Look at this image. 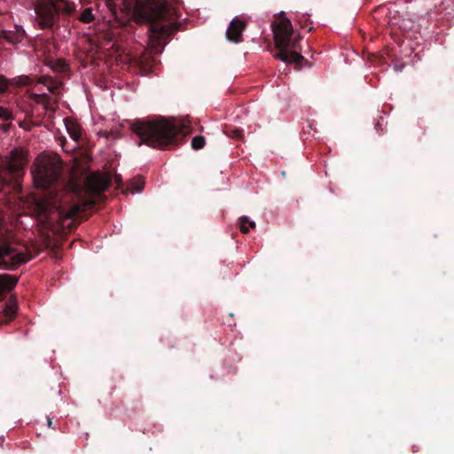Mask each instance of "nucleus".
I'll use <instances>...</instances> for the list:
<instances>
[{"instance_id": "2", "label": "nucleus", "mask_w": 454, "mask_h": 454, "mask_svg": "<svg viewBox=\"0 0 454 454\" xmlns=\"http://www.w3.org/2000/svg\"><path fill=\"white\" fill-rule=\"evenodd\" d=\"M189 124L176 123L173 120L137 121L132 123V131L140 138L139 145L145 144L151 147L162 149L174 142L178 133H185Z\"/></svg>"}, {"instance_id": "8", "label": "nucleus", "mask_w": 454, "mask_h": 454, "mask_svg": "<svg viewBox=\"0 0 454 454\" xmlns=\"http://www.w3.org/2000/svg\"><path fill=\"white\" fill-rule=\"evenodd\" d=\"M111 175L106 172L90 173L85 181V192L89 195H100L111 184Z\"/></svg>"}, {"instance_id": "23", "label": "nucleus", "mask_w": 454, "mask_h": 454, "mask_svg": "<svg viewBox=\"0 0 454 454\" xmlns=\"http://www.w3.org/2000/svg\"><path fill=\"white\" fill-rule=\"evenodd\" d=\"M241 133H242V130L235 129L233 131V137H237V138H240L241 137Z\"/></svg>"}, {"instance_id": "15", "label": "nucleus", "mask_w": 454, "mask_h": 454, "mask_svg": "<svg viewBox=\"0 0 454 454\" xmlns=\"http://www.w3.org/2000/svg\"><path fill=\"white\" fill-rule=\"evenodd\" d=\"M129 187L125 192L130 193L140 192L144 188V180L142 176H136L129 182Z\"/></svg>"}, {"instance_id": "1", "label": "nucleus", "mask_w": 454, "mask_h": 454, "mask_svg": "<svg viewBox=\"0 0 454 454\" xmlns=\"http://www.w3.org/2000/svg\"><path fill=\"white\" fill-rule=\"evenodd\" d=\"M180 0H136L133 18L137 23L149 24V44L155 53L161 52L170 35L181 26L171 22L177 18L174 7Z\"/></svg>"}, {"instance_id": "11", "label": "nucleus", "mask_w": 454, "mask_h": 454, "mask_svg": "<svg viewBox=\"0 0 454 454\" xmlns=\"http://www.w3.org/2000/svg\"><path fill=\"white\" fill-rule=\"evenodd\" d=\"M24 34L25 32L21 28H18L16 31L1 30L0 38H4L7 42L15 44L22 41Z\"/></svg>"}, {"instance_id": "20", "label": "nucleus", "mask_w": 454, "mask_h": 454, "mask_svg": "<svg viewBox=\"0 0 454 454\" xmlns=\"http://www.w3.org/2000/svg\"><path fill=\"white\" fill-rule=\"evenodd\" d=\"M13 83L17 86H25L30 84V79L28 76H18L13 80Z\"/></svg>"}, {"instance_id": "18", "label": "nucleus", "mask_w": 454, "mask_h": 454, "mask_svg": "<svg viewBox=\"0 0 454 454\" xmlns=\"http://www.w3.org/2000/svg\"><path fill=\"white\" fill-rule=\"evenodd\" d=\"M30 98L32 100H34L35 103L39 104V103H43L44 101L49 100V96L46 93H42V94L32 93V94H30Z\"/></svg>"}, {"instance_id": "26", "label": "nucleus", "mask_w": 454, "mask_h": 454, "mask_svg": "<svg viewBox=\"0 0 454 454\" xmlns=\"http://www.w3.org/2000/svg\"><path fill=\"white\" fill-rule=\"evenodd\" d=\"M247 224H248V225H249V227H250V228H252V229L255 228V226H256L255 222H254V221H250V220H249V222H247Z\"/></svg>"}, {"instance_id": "22", "label": "nucleus", "mask_w": 454, "mask_h": 454, "mask_svg": "<svg viewBox=\"0 0 454 454\" xmlns=\"http://www.w3.org/2000/svg\"><path fill=\"white\" fill-rule=\"evenodd\" d=\"M8 82L3 75H0V94L4 93L6 90Z\"/></svg>"}, {"instance_id": "17", "label": "nucleus", "mask_w": 454, "mask_h": 454, "mask_svg": "<svg viewBox=\"0 0 454 454\" xmlns=\"http://www.w3.org/2000/svg\"><path fill=\"white\" fill-rule=\"evenodd\" d=\"M205 143H206V140L203 136H196L192 140V147L194 150H200L204 147Z\"/></svg>"}, {"instance_id": "7", "label": "nucleus", "mask_w": 454, "mask_h": 454, "mask_svg": "<svg viewBox=\"0 0 454 454\" xmlns=\"http://www.w3.org/2000/svg\"><path fill=\"white\" fill-rule=\"evenodd\" d=\"M29 257L26 253L18 250L11 244L0 246V268L4 270H14L26 263Z\"/></svg>"}, {"instance_id": "4", "label": "nucleus", "mask_w": 454, "mask_h": 454, "mask_svg": "<svg viewBox=\"0 0 454 454\" xmlns=\"http://www.w3.org/2000/svg\"><path fill=\"white\" fill-rule=\"evenodd\" d=\"M61 168V160L58 157L39 155L31 171L35 185L37 188L49 187L58 180Z\"/></svg>"}, {"instance_id": "24", "label": "nucleus", "mask_w": 454, "mask_h": 454, "mask_svg": "<svg viewBox=\"0 0 454 454\" xmlns=\"http://www.w3.org/2000/svg\"><path fill=\"white\" fill-rule=\"evenodd\" d=\"M114 180H115V183L118 184V186L120 185L121 184V177L120 175H115L114 176Z\"/></svg>"}, {"instance_id": "25", "label": "nucleus", "mask_w": 454, "mask_h": 454, "mask_svg": "<svg viewBox=\"0 0 454 454\" xmlns=\"http://www.w3.org/2000/svg\"><path fill=\"white\" fill-rule=\"evenodd\" d=\"M47 426L51 428H54V427L52 425V419L51 418H48V419H47Z\"/></svg>"}, {"instance_id": "27", "label": "nucleus", "mask_w": 454, "mask_h": 454, "mask_svg": "<svg viewBox=\"0 0 454 454\" xmlns=\"http://www.w3.org/2000/svg\"><path fill=\"white\" fill-rule=\"evenodd\" d=\"M87 2H89V0H80L81 4H84V3H87Z\"/></svg>"}, {"instance_id": "3", "label": "nucleus", "mask_w": 454, "mask_h": 454, "mask_svg": "<svg viewBox=\"0 0 454 454\" xmlns=\"http://www.w3.org/2000/svg\"><path fill=\"white\" fill-rule=\"evenodd\" d=\"M274 43L278 52L275 58L285 63L301 64L304 59L301 54L300 41L301 36L293 29L291 21L283 19L272 25Z\"/></svg>"}, {"instance_id": "16", "label": "nucleus", "mask_w": 454, "mask_h": 454, "mask_svg": "<svg viewBox=\"0 0 454 454\" xmlns=\"http://www.w3.org/2000/svg\"><path fill=\"white\" fill-rule=\"evenodd\" d=\"M95 20V16L92 13V8H85L80 14L79 20L82 23H90Z\"/></svg>"}, {"instance_id": "21", "label": "nucleus", "mask_w": 454, "mask_h": 454, "mask_svg": "<svg viewBox=\"0 0 454 454\" xmlns=\"http://www.w3.org/2000/svg\"><path fill=\"white\" fill-rule=\"evenodd\" d=\"M0 119L7 121L12 119L11 112L3 106H0Z\"/></svg>"}, {"instance_id": "19", "label": "nucleus", "mask_w": 454, "mask_h": 454, "mask_svg": "<svg viewBox=\"0 0 454 454\" xmlns=\"http://www.w3.org/2000/svg\"><path fill=\"white\" fill-rule=\"evenodd\" d=\"M239 229L243 233H247L249 231V227L247 226V222H249V218L246 215H243L239 218Z\"/></svg>"}, {"instance_id": "12", "label": "nucleus", "mask_w": 454, "mask_h": 454, "mask_svg": "<svg viewBox=\"0 0 454 454\" xmlns=\"http://www.w3.org/2000/svg\"><path fill=\"white\" fill-rule=\"evenodd\" d=\"M37 82L46 86L48 90L51 92H54L61 85L59 81L54 80L53 78L46 75L38 78Z\"/></svg>"}, {"instance_id": "14", "label": "nucleus", "mask_w": 454, "mask_h": 454, "mask_svg": "<svg viewBox=\"0 0 454 454\" xmlns=\"http://www.w3.org/2000/svg\"><path fill=\"white\" fill-rule=\"evenodd\" d=\"M17 304L14 301H9L4 309V317L7 319H0V325L6 324L8 320H11L16 314Z\"/></svg>"}, {"instance_id": "13", "label": "nucleus", "mask_w": 454, "mask_h": 454, "mask_svg": "<svg viewBox=\"0 0 454 454\" xmlns=\"http://www.w3.org/2000/svg\"><path fill=\"white\" fill-rule=\"evenodd\" d=\"M66 128H67V130L70 137L73 140H74L75 142H77L81 137V132H82L80 125L74 121H66Z\"/></svg>"}, {"instance_id": "6", "label": "nucleus", "mask_w": 454, "mask_h": 454, "mask_svg": "<svg viewBox=\"0 0 454 454\" xmlns=\"http://www.w3.org/2000/svg\"><path fill=\"white\" fill-rule=\"evenodd\" d=\"M94 204V200H89L81 204H75L70 207L67 211H64L55 202H51L49 200H40L35 203V211L39 215L50 216L56 212L59 216L74 217L87 208H90Z\"/></svg>"}, {"instance_id": "9", "label": "nucleus", "mask_w": 454, "mask_h": 454, "mask_svg": "<svg viewBox=\"0 0 454 454\" xmlns=\"http://www.w3.org/2000/svg\"><path fill=\"white\" fill-rule=\"evenodd\" d=\"M246 27L247 24L243 20L239 18L233 19L226 30V38L235 43L242 42V34Z\"/></svg>"}, {"instance_id": "5", "label": "nucleus", "mask_w": 454, "mask_h": 454, "mask_svg": "<svg viewBox=\"0 0 454 454\" xmlns=\"http://www.w3.org/2000/svg\"><path fill=\"white\" fill-rule=\"evenodd\" d=\"M74 4L67 0H39L35 6V20L41 29L51 28L60 11L72 13Z\"/></svg>"}, {"instance_id": "10", "label": "nucleus", "mask_w": 454, "mask_h": 454, "mask_svg": "<svg viewBox=\"0 0 454 454\" xmlns=\"http://www.w3.org/2000/svg\"><path fill=\"white\" fill-rule=\"evenodd\" d=\"M19 278L12 275H0V295L4 292H8L15 287Z\"/></svg>"}]
</instances>
